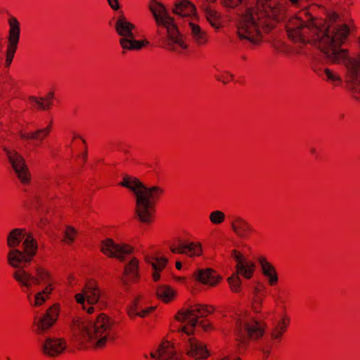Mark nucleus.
<instances>
[{
    "label": "nucleus",
    "mask_w": 360,
    "mask_h": 360,
    "mask_svg": "<svg viewBox=\"0 0 360 360\" xmlns=\"http://www.w3.org/2000/svg\"><path fill=\"white\" fill-rule=\"evenodd\" d=\"M150 356L158 360H181L173 345L168 341L162 342L158 350L150 353Z\"/></svg>",
    "instance_id": "21"
},
{
    "label": "nucleus",
    "mask_w": 360,
    "mask_h": 360,
    "mask_svg": "<svg viewBox=\"0 0 360 360\" xmlns=\"http://www.w3.org/2000/svg\"><path fill=\"white\" fill-rule=\"evenodd\" d=\"M73 330L81 341L91 343L96 349H103L108 343H112L118 338L113 321L103 313L94 323L77 320L74 323Z\"/></svg>",
    "instance_id": "4"
},
{
    "label": "nucleus",
    "mask_w": 360,
    "mask_h": 360,
    "mask_svg": "<svg viewBox=\"0 0 360 360\" xmlns=\"http://www.w3.org/2000/svg\"><path fill=\"white\" fill-rule=\"evenodd\" d=\"M175 266L177 269L180 270L182 266L181 262L179 261H176L175 263Z\"/></svg>",
    "instance_id": "55"
},
{
    "label": "nucleus",
    "mask_w": 360,
    "mask_h": 360,
    "mask_svg": "<svg viewBox=\"0 0 360 360\" xmlns=\"http://www.w3.org/2000/svg\"><path fill=\"white\" fill-rule=\"evenodd\" d=\"M8 24L9 29L7 36L5 60L6 67H9L13 60L20 37V24L18 20L15 17L11 15L8 19Z\"/></svg>",
    "instance_id": "9"
},
{
    "label": "nucleus",
    "mask_w": 360,
    "mask_h": 360,
    "mask_svg": "<svg viewBox=\"0 0 360 360\" xmlns=\"http://www.w3.org/2000/svg\"><path fill=\"white\" fill-rule=\"evenodd\" d=\"M120 46L126 51H139L149 44L146 40H136L135 35L132 37H121L119 40ZM124 53V51L122 52Z\"/></svg>",
    "instance_id": "27"
},
{
    "label": "nucleus",
    "mask_w": 360,
    "mask_h": 360,
    "mask_svg": "<svg viewBox=\"0 0 360 360\" xmlns=\"http://www.w3.org/2000/svg\"><path fill=\"white\" fill-rule=\"evenodd\" d=\"M188 341L187 354L195 360H206L209 356L206 345L195 338H190Z\"/></svg>",
    "instance_id": "18"
},
{
    "label": "nucleus",
    "mask_w": 360,
    "mask_h": 360,
    "mask_svg": "<svg viewBox=\"0 0 360 360\" xmlns=\"http://www.w3.org/2000/svg\"><path fill=\"white\" fill-rule=\"evenodd\" d=\"M76 236V230L72 226L67 227L65 231L64 240L67 243H72Z\"/></svg>",
    "instance_id": "43"
},
{
    "label": "nucleus",
    "mask_w": 360,
    "mask_h": 360,
    "mask_svg": "<svg viewBox=\"0 0 360 360\" xmlns=\"http://www.w3.org/2000/svg\"><path fill=\"white\" fill-rule=\"evenodd\" d=\"M135 28V25L129 22L123 14L118 16L115 24L116 33L121 37H132Z\"/></svg>",
    "instance_id": "25"
},
{
    "label": "nucleus",
    "mask_w": 360,
    "mask_h": 360,
    "mask_svg": "<svg viewBox=\"0 0 360 360\" xmlns=\"http://www.w3.org/2000/svg\"><path fill=\"white\" fill-rule=\"evenodd\" d=\"M140 261L132 257L124 266L121 281L125 286L137 284L141 281Z\"/></svg>",
    "instance_id": "13"
},
{
    "label": "nucleus",
    "mask_w": 360,
    "mask_h": 360,
    "mask_svg": "<svg viewBox=\"0 0 360 360\" xmlns=\"http://www.w3.org/2000/svg\"><path fill=\"white\" fill-rule=\"evenodd\" d=\"M233 231L239 237L249 238L257 233L256 229L246 219L241 217H234L231 221Z\"/></svg>",
    "instance_id": "17"
},
{
    "label": "nucleus",
    "mask_w": 360,
    "mask_h": 360,
    "mask_svg": "<svg viewBox=\"0 0 360 360\" xmlns=\"http://www.w3.org/2000/svg\"><path fill=\"white\" fill-rule=\"evenodd\" d=\"M119 185L129 189L136 197L135 213L140 222L150 224L154 221L156 205L164 194L158 186H146L138 178L125 176Z\"/></svg>",
    "instance_id": "3"
},
{
    "label": "nucleus",
    "mask_w": 360,
    "mask_h": 360,
    "mask_svg": "<svg viewBox=\"0 0 360 360\" xmlns=\"http://www.w3.org/2000/svg\"><path fill=\"white\" fill-rule=\"evenodd\" d=\"M323 72L326 76V82L333 84L334 86H340L342 84V79L338 74L335 73L329 68H325Z\"/></svg>",
    "instance_id": "37"
},
{
    "label": "nucleus",
    "mask_w": 360,
    "mask_h": 360,
    "mask_svg": "<svg viewBox=\"0 0 360 360\" xmlns=\"http://www.w3.org/2000/svg\"><path fill=\"white\" fill-rule=\"evenodd\" d=\"M67 343L63 338H48L41 345L42 353L49 357L61 354L66 349Z\"/></svg>",
    "instance_id": "16"
},
{
    "label": "nucleus",
    "mask_w": 360,
    "mask_h": 360,
    "mask_svg": "<svg viewBox=\"0 0 360 360\" xmlns=\"http://www.w3.org/2000/svg\"><path fill=\"white\" fill-rule=\"evenodd\" d=\"M155 307H150L142 309L141 311H139L137 316L145 318L151 314L155 310Z\"/></svg>",
    "instance_id": "46"
},
{
    "label": "nucleus",
    "mask_w": 360,
    "mask_h": 360,
    "mask_svg": "<svg viewBox=\"0 0 360 360\" xmlns=\"http://www.w3.org/2000/svg\"><path fill=\"white\" fill-rule=\"evenodd\" d=\"M49 299L48 295H44L40 292H38L34 295V301L32 304L34 307H40L47 300Z\"/></svg>",
    "instance_id": "44"
},
{
    "label": "nucleus",
    "mask_w": 360,
    "mask_h": 360,
    "mask_svg": "<svg viewBox=\"0 0 360 360\" xmlns=\"http://www.w3.org/2000/svg\"><path fill=\"white\" fill-rule=\"evenodd\" d=\"M85 300L86 299L84 292L77 293L75 295V300L77 303L83 304Z\"/></svg>",
    "instance_id": "47"
},
{
    "label": "nucleus",
    "mask_w": 360,
    "mask_h": 360,
    "mask_svg": "<svg viewBox=\"0 0 360 360\" xmlns=\"http://www.w3.org/2000/svg\"><path fill=\"white\" fill-rule=\"evenodd\" d=\"M139 297H136L133 303L127 309V314L131 319H134L135 317L138 316V303H139Z\"/></svg>",
    "instance_id": "42"
},
{
    "label": "nucleus",
    "mask_w": 360,
    "mask_h": 360,
    "mask_svg": "<svg viewBox=\"0 0 360 360\" xmlns=\"http://www.w3.org/2000/svg\"><path fill=\"white\" fill-rule=\"evenodd\" d=\"M314 20L306 11L290 18L285 25L288 38L294 43L314 41L318 46L321 30L315 24Z\"/></svg>",
    "instance_id": "6"
},
{
    "label": "nucleus",
    "mask_w": 360,
    "mask_h": 360,
    "mask_svg": "<svg viewBox=\"0 0 360 360\" xmlns=\"http://www.w3.org/2000/svg\"><path fill=\"white\" fill-rule=\"evenodd\" d=\"M6 245L9 250L6 255L7 263L11 267L30 264L37 255L38 243L26 229H11L6 237Z\"/></svg>",
    "instance_id": "5"
},
{
    "label": "nucleus",
    "mask_w": 360,
    "mask_h": 360,
    "mask_svg": "<svg viewBox=\"0 0 360 360\" xmlns=\"http://www.w3.org/2000/svg\"><path fill=\"white\" fill-rule=\"evenodd\" d=\"M169 249L174 254L185 255V242H174L169 245Z\"/></svg>",
    "instance_id": "40"
},
{
    "label": "nucleus",
    "mask_w": 360,
    "mask_h": 360,
    "mask_svg": "<svg viewBox=\"0 0 360 360\" xmlns=\"http://www.w3.org/2000/svg\"><path fill=\"white\" fill-rule=\"evenodd\" d=\"M148 8L155 21V38L160 46L177 53L187 50L188 45L186 37L165 6L158 0H149Z\"/></svg>",
    "instance_id": "2"
},
{
    "label": "nucleus",
    "mask_w": 360,
    "mask_h": 360,
    "mask_svg": "<svg viewBox=\"0 0 360 360\" xmlns=\"http://www.w3.org/2000/svg\"><path fill=\"white\" fill-rule=\"evenodd\" d=\"M193 276L196 281L210 286H215L221 279L217 272L210 269H199Z\"/></svg>",
    "instance_id": "24"
},
{
    "label": "nucleus",
    "mask_w": 360,
    "mask_h": 360,
    "mask_svg": "<svg viewBox=\"0 0 360 360\" xmlns=\"http://www.w3.org/2000/svg\"><path fill=\"white\" fill-rule=\"evenodd\" d=\"M216 78L218 81L221 82L224 84H228L233 80V75L229 72H224L218 74L216 76Z\"/></svg>",
    "instance_id": "45"
},
{
    "label": "nucleus",
    "mask_w": 360,
    "mask_h": 360,
    "mask_svg": "<svg viewBox=\"0 0 360 360\" xmlns=\"http://www.w3.org/2000/svg\"><path fill=\"white\" fill-rule=\"evenodd\" d=\"M145 261L150 264L155 271H162L168 262V259L165 257H146Z\"/></svg>",
    "instance_id": "34"
},
{
    "label": "nucleus",
    "mask_w": 360,
    "mask_h": 360,
    "mask_svg": "<svg viewBox=\"0 0 360 360\" xmlns=\"http://www.w3.org/2000/svg\"><path fill=\"white\" fill-rule=\"evenodd\" d=\"M10 81L12 84H14L15 83V81L13 79H10Z\"/></svg>",
    "instance_id": "60"
},
{
    "label": "nucleus",
    "mask_w": 360,
    "mask_h": 360,
    "mask_svg": "<svg viewBox=\"0 0 360 360\" xmlns=\"http://www.w3.org/2000/svg\"><path fill=\"white\" fill-rule=\"evenodd\" d=\"M124 153H125L126 155H127V157L126 158V159H127V160H129L130 158H131V154H130V153H129V151L128 150H126L124 151Z\"/></svg>",
    "instance_id": "56"
},
{
    "label": "nucleus",
    "mask_w": 360,
    "mask_h": 360,
    "mask_svg": "<svg viewBox=\"0 0 360 360\" xmlns=\"http://www.w3.org/2000/svg\"><path fill=\"white\" fill-rule=\"evenodd\" d=\"M310 153H311V155H316L317 153H316V148H311L310 149Z\"/></svg>",
    "instance_id": "57"
},
{
    "label": "nucleus",
    "mask_w": 360,
    "mask_h": 360,
    "mask_svg": "<svg viewBox=\"0 0 360 360\" xmlns=\"http://www.w3.org/2000/svg\"><path fill=\"white\" fill-rule=\"evenodd\" d=\"M262 352H263V354H264V357L265 359L268 358L269 354H270V352H271V349L269 348H266V349H262Z\"/></svg>",
    "instance_id": "52"
},
{
    "label": "nucleus",
    "mask_w": 360,
    "mask_h": 360,
    "mask_svg": "<svg viewBox=\"0 0 360 360\" xmlns=\"http://www.w3.org/2000/svg\"><path fill=\"white\" fill-rule=\"evenodd\" d=\"M265 297V294L263 291H261L258 288H255L254 290V297L252 304V309L256 312L259 313L262 311V303Z\"/></svg>",
    "instance_id": "35"
},
{
    "label": "nucleus",
    "mask_w": 360,
    "mask_h": 360,
    "mask_svg": "<svg viewBox=\"0 0 360 360\" xmlns=\"http://www.w3.org/2000/svg\"><path fill=\"white\" fill-rule=\"evenodd\" d=\"M94 307L91 306L87 308L86 311L88 314H91L94 312Z\"/></svg>",
    "instance_id": "54"
},
{
    "label": "nucleus",
    "mask_w": 360,
    "mask_h": 360,
    "mask_svg": "<svg viewBox=\"0 0 360 360\" xmlns=\"http://www.w3.org/2000/svg\"><path fill=\"white\" fill-rule=\"evenodd\" d=\"M156 295L165 303L169 302L175 296L173 289L169 285H161L157 288Z\"/></svg>",
    "instance_id": "30"
},
{
    "label": "nucleus",
    "mask_w": 360,
    "mask_h": 360,
    "mask_svg": "<svg viewBox=\"0 0 360 360\" xmlns=\"http://www.w3.org/2000/svg\"><path fill=\"white\" fill-rule=\"evenodd\" d=\"M202 253L201 243L199 242H185V255L192 257L200 256Z\"/></svg>",
    "instance_id": "32"
},
{
    "label": "nucleus",
    "mask_w": 360,
    "mask_h": 360,
    "mask_svg": "<svg viewBox=\"0 0 360 360\" xmlns=\"http://www.w3.org/2000/svg\"><path fill=\"white\" fill-rule=\"evenodd\" d=\"M41 284H46V286L41 291L39 292L44 295H48V297L49 298V295L53 290L54 284V279L49 271V277L46 279H45L44 281H39V285Z\"/></svg>",
    "instance_id": "36"
},
{
    "label": "nucleus",
    "mask_w": 360,
    "mask_h": 360,
    "mask_svg": "<svg viewBox=\"0 0 360 360\" xmlns=\"http://www.w3.org/2000/svg\"><path fill=\"white\" fill-rule=\"evenodd\" d=\"M237 326L246 332L248 338L251 340H258L261 338L265 332L266 325L262 321H258L254 318L249 319L243 321L238 320Z\"/></svg>",
    "instance_id": "15"
},
{
    "label": "nucleus",
    "mask_w": 360,
    "mask_h": 360,
    "mask_svg": "<svg viewBox=\"0 0 360 360\" xmlns=\"http://www.w3.org/2000/svg\"><path fill=\"white\" fill-rule=\"evenodd\" d=\"M7 155L18 180L23 185L29 184L31 181V174L22 157L15 151H9Z\"/></svg>",
    "instance_id": "12"
},
{
    "label": "nucleus",
    "mask_w": 360,
    "mask_h": 360,
    "mask_svg": "<svg viewBox=\"0 0 360 360\" xmlns=\"http://www.w3.org/2000/svg\"><path fill=\"white\" fill-rule=\"evenodd\" d=\"M285 17V8L279 0H255L254 6L246 7L238 16V36L258 46Z\"/></svg>",
    "instance_id": "1"
},
{
    "label": "nucleus",
    "mask_w": 360,
    "mask_h": 360,
    "mask_svg": "<svg viewBox=\"0 0 360 360\" xmlns=\"http://www.w3.org/2000/svg\"><path fill=\"white\" fill-rule=\"evenodd\" d=\"M88 157V151H87V146L84 145V151L81 155L80 158L82 160V163L84 164L87 160Z\"/></svg>",
    "instance_id": "49"
},
{
    "label": "nucleus",
    "mask_w": 360,
    "mask_h": 360,
    "mask_svg": "<svg viewBox=\"0 0 360 360\" xmlns=\"http://www.w3.org/2000/svg\"><path fill=\"white\" fill-rule=\"evenodd\" d=\"M231 257L236 262L235 274L240 275L246 279H250L255 271V263L237 250L231 251Z\"/></svg>",
    "instance_id": "14"
},
{
    "label": "nucleus",
    "mask_w": 360,
    "mask_h": 360,
    "mask_svg": "<svg viewBox=\"0 0 360 360\" xmlns=\"http://www.w3.org/2000/svg\"><path fill=\"white\" fill-rule=\"evenodd\" d=\"M199 325L204 329V330H208L211 328V325L210 323L203 321H200Z\"/></svg>",
    "instance_id": "51"
},
{
    "label": "nucleus",
    "mask_w": 360,
    "mask_h": 360,
    "mask_svg": "<svg viewBox=\"0 0 360 360\" xmlns=\"http://www.w3.org/2000/svg\"><path fill=\"white\" fill-rule=\"evenodd\" d=\"M108 1L113 10H118L120 8L118 0H108Z\"/></svg>",
    "instance_id": "48"
},
{
    "label": "nucleus",
    "mask_w": 360,
    "mask_h": 360,
    "mask_svg": "<svg viewBox=\"0 0 360 360\" xmlns=\"http://www.w3.org/2000/svg\"><path fill=\"white\" fill-rule=\"evenodd\" d=\"M292 4H295L299 2L300 0H289Z\"/></svg>",
    "instance_id": "58"
},
{
    "label": "nucleus",
    "mask_w": 360,
    "mask_h": 360,
    "mask_svg": "<svg viewBox=\"0 0 360 360\" xmlns=\"http://www.w3.org/2000/svg\"><path fill=\"white\" fill-rule=\"evenodd\" d=\"M191 36L193 41L199 46H205L208 42V35L205 31L193 22H189Z\"/></svg>",
    "instance_id": "29"
},
{
    "label": "nucleus",
    "mask_w": 360,
    "mask_h": 360,
    "mask_svg": "<svg viewBox=\"0 0 360 360\" xmlns=\"http://www.w3.org/2000/svg\"><path fill=\"white\" fill-rule=\"evenodd\" d=\"M245 0H220V4L227 9H235L241 6Z\"/></svg>",
    "instance_id": "41"
},
{
    "label": "nucleus",
    "mask_w": 360,
    "mask_h": 360,
    "mask_svg": "<svg viewBox=\"0 0 360 360\" xmlns=\"http://www.w3.org/2000/svg\"><path fill=\"white\" fill-rule=\"evenodd\" d=\"M214 311L215 307L213 305L195 304L189 309L179 311L175 316V319L178 321L186 323L182 327L181 331L190 335L196 326L199 317L207 316Z\"/></svg>",
    "instance_id": "7"
},
{
    "label": "nucleus",
    "mask_w": 360,
    "mask_h": 360,
    "mask_svg": "<svg viewBox=\"0 0 360 360\" xmlns=\"http://www.w3.org/2000/svg\"><path fill=\"white\" fill-rule=\"evenodd\" d=\"M53 92L50 91L44 97L30 96L28 98L32 108L38 110H48L53 105Z\"/></svg>",
    "instance_id": "26"
},
{
    "label": "nucleus",
    "mask_w": 360,
    "mask_h": 360,
    "mask_svg": "<svg viewBox=\"0 0 360 360\" xmlns=\"http://www.w3.org/2000/svg\"><path fill=\"white\" fill-rule=\"evenodd\" d=\"M161 271H155L154 270V272L152 274V277H153V281L155 282H157L160 280V272Z\"/></svg>",
    "instance_id": "50"
},
{
    "label": "nucleus",
    "mask_w": 360,
    "mask_h": 360,
    "mask_svg": "<svg viewBox=\"0 0 360 360\" xmlns=\"http://www.w3.org/2000/svg\"><path fill=\"white\" fill-rule=\"evenodd\" d=\"M27 264H22L18 267H13L15 270L12 274V277L18 283L21 290L27 292L39 285V281H44L49 277V271L43 267H37L35 274H32L25 267Z\"/></svg>",
    "instance_id": "8"
},
{
    "label": "nucleus",
    "mask_w": 360,
    "mask_h": 360,
    "mask_svg": "<svg viewBox=\"0 0 360 360\" xmlns=\"http://www.w3.org/2000/svg\"><path fill=\"white\" fill-rule=\"evenodd\" d=\"M207 1H210V2H212V3H214L217 0H207Z\"/></svg>",
    "instance_id": "59"
},
{
    "label": "nucleus",
    "mask_w": 360,
    "mask_h": 360,
    "mask_svg": "<svg viewBox=\"0 0 360 360\" xmlns=\"http://www.w3.org/2000/svg\"><path fill=\"white\" fill-rule=\"evenodd\" d=\"M205 14L207 20L212 27L216 30L221 27V15L219 13L214 9L207 8L205 10Z\"/></svg>",
    "instance_id": "31"
},
{
    "label": "nucleus",
    "mask_w": 360,
    "mask_h": 360,
    "mask_svg": "<svg viewBox=\"0 0 360 360\" xmlns=\"http://www.w3.org/2000/svg\"><path fill=\"white\" fill-rule=\"evenodd\" d=\"M228 283L233 292L241 291V280L237 274L233 273L229 278Z\"/></svg>",
    "instance_id": "38"
},
{
    "label": "nucleus",
    "mask_w": 360,
    "mask_h": 360,
    "mask_svg": "<svg viewBox=\"0 0 360 360\" xmlns=\"http://www.w3.org/2000/svg\"><path fill=\"white\" fill-rule=\"evenodd\" d=\"M172 11L174 14L182 17H190L195 15L196 8L191 1L181 0L180 2L175 4Z\"/></svg>",
    "instance_id": "28"
},
{
    "label": "nucleus",
    "mask_w": 360,
    "mask_h": 360,
    "mask_svg": "<svg viewBox=\"0 0 360 360\" xmlns=\"http://www.w3.org/2000/svg\"><path fill=\"white\" fill-rule=\"evenodd\" d=\"M77 139H82V141L83 143H84V145H86V144L85 139H84L83 138H82V137H81L79 135H78V134H75V135H74V136H73V137H72V141H75V140H76Z\"/></svg>",
    "instance_id": "53"
},
{
    "label": "nucleus",
    "mask_w": 360,
    "mask_h": 360,
    "mask_svg": "<svg viewBox=\"0 0 360 360\" xmlns=\"http://www.w3.org/2000/svg\"><path fill=\"white\" fill-rule=\"evenodd\" d=\"M290 323V318L286 314H283L271 330L270 334L271 340L276 343L281 342L283 335L288 330Z\"/></svg>",
    "instance_id": "23"
},
{
    "label": "nucleus",
    "mask_w": 360,
    "mask_h": 360,
    "mask_svg": "<svg viewBox=\"0 0 360 360\" xmlns=\"http://www.w3.org/2000/svg\"><path fill=\"white\" fill-rule=\"evenodd\" d=\"M134 246L125 243H116L112 238H106L101 243V252L109 258H115L123 262L125 255H131L134 252Z\"/></svg>",
    "instance_id": "11"
},
{
    "label": "nucleus",
    "mask_w": 360,
    "mask_h": 360,
    "mask_svg": "<svg viewBox=\"0 0 360 360\" xmlns=\"http://www.w3.org/2000/svg\"><path fill=\"white\" fill-rule=\"evenodd\" d=\"M52 131V122H50L48 126L45 128L39 129L34 131H26L21 130L19 132L20 139L27 141H37L41 143L45 140L51 134Z\"/></svg>",
    "instance_id": "20"
},
{
    "label": "nucleus",
    "mask_w": 360,
    "mask_h": 360,
    "mask_svg": "<svg viewBox=\"0 0 360 360\" xmlns=\"http://www.w3.org/2000/svg\"><path fill=\"white\" fill-rule=\"evenodd\" d=\"M60 313V304L55 303L51 306L42 316H35L32 326V331L37 335H44L57 321Z\"/></svg>",
    "instance_id": "10"
},
{
    "label": "nucleus",
    "mask_w": 360,
    "mask_h": 360,
    "mask_svg": "<svg viewBox=\"0 0 360 360\" xmlns=\"http://www.w3.org/2000/svg\"><path fill=\"white\" fill-rule=\"evenodd\" d=\"M82 292L84 293L89 304L97 303L102 295L99 285L94 279H89L85 283Z\"/></svg>",
    "instance_id": "22"
},
{
    "label": "nucleus",
    "mask_w": 360,
    "mask_h": 360,
    "mask_svg": "<svg viewBox=\"0 0 360 360\" xmlns=\"http://www.w3.org/2000/svg\"><path fill=\"white\" fill-rule=\"evenodd\" d=\"M225 214L220 210H214L210 212L209 215V220L214 225L222 224L225 221Z\"/></svg>",
    "instance_id": "39"
},
{
    "label": "nucleus",
    "mask_w": 360,
    "mask_h": 360,
    "mask_svg": "<svg viewBox=\"0 0 360 360\" xmlns=\"http://www.w3.org/2000/svg\"><path fill=\"white\" fill-rule=\"evenodd\" d=\"M340 19V15L335 12V11H329L327 13V20H328V25H327L326 28L322 31L321 30V38L319 40V43L320 42L321 39H322L323 36L324 34H326V31L329 29V28H337V27H340L342 25H345V24H342V25H333L334 23L338 22ZM318 48L319 49V44H318Z\"/></svg>",
    "instance_id": "33"
},
{
    "label": "nucleus",
    "mask_w": 360,
    "mask_h": 360,
    "mask_svg": "<svg viewBox=\"0 0 360 360\" xmlns=\"http://www.w3.org/2000/svg\"><path fill=\"white\" fill-rule=\"evenodd\" d=\"M258 263L261 266L262 274L268 280L270 286H275L278 282V276L274 266L264 256L258 257Z\"/></svg>",
    "instance_id": "19"
}]
</instances>
